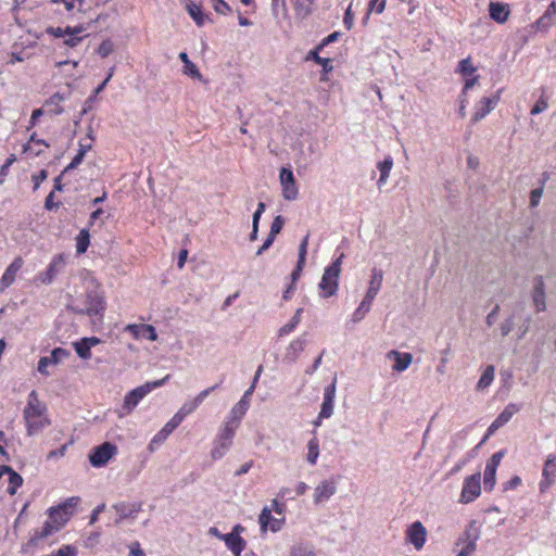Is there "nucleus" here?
<instances>
[{"label":"nucleus","instance_id":"nucleus-1","mask_svg":"<svg viewBox=\"0 0 556 556\" xmlns=\"http://www.w3.org/2000/svg\"><path fill=\"white\" fill-rule=\"evenodd\" d=\"M67 307L75 314L102 317L105 311L104 293L97 283L91 282L87 286L85 293Z\"/></svg>","mask_w":556,"mask_h":556},{"label":"nucleus","instance_id":"nucleus-2","mask_svg":"<svg viewBox=\"0 0 556 556\" xmlns=\"http://www.w3.org/2000/svg\"><path fill=\"white\" fill-rule=\"evenodd\" d=\"M45 412L46 406L40 403L37 392L33 390L28 395L27 405L23 412L28 435L38 433L50 424L47 418H42Z\"/></svg>","mask_w":556,"mask_h":556},{"label":"nucleus","instance_id":"nucleus-3","mask_svg":"<svg viewBox=\"0 0 556 556\" xmlns=\"http://www.w3.org/2000/svg\"><path fill=\"white\" fill-rule=\"evenodd\" d=\"M383 280V271L377 268L371 270V278L369 281L368 290L365 294V298L361 302L359 306L355 309L352 316L353 323H359L365 315L370 311L372 301L377 296L379 290L381 289Z\"/></svg>","mask_w":556,"mask_h":556},{"label":"nucleus","instance_id":"nucleus-4","mask_svg":"<svg viewBox=\"0 0 556 556\" xmlns=\"http://www.w3.org/2000/svg\"><path fill=\"white\" fill-rule=\"evenodd\" d=\"M343 257L344 254L341 253L328 267L325 268L321 280L318 285L321 298H330L337 293Z\"/></svg>","mask_w":556,"mask_h":556},{"label":"nucleus","instance_id":"nucleus-5","mask_svg":"<svg viewBox=\"0 0 556 556\" xmlns=\"http://www.w3.org/2000/svg\"><path fill=\"white\" fill-rule=\"evenodd\" d=\"M169 378L170 375H166L160 380L147 382L129 391L124 399L123 407L127 410V413H130L147 394H149L153 389L162 387L166 381L169 380Z\"/></svg>","mask_w":556,"mask_h":556},{"label":"nucleus","instance_id":"nucleus-6","mask_svg":"<svg viewBox=\"0 0 556 556\" xmlns=\"http://www.w3.org/2000/svg\"><path fill=\"white\" fill-rule=\"evenodd\" d=\"M116 453L117 446L115 444L104 442L90 451L88 459L92 467L101 468L105 466Z\"/></svg>","mask_w":556,"mask_h":556},{"label":"nucleus","instance_id":"nucleus-7","mask_svg":"<svg viewBox=\"0 0 556 556\" xmlns=\"http://www.w3.org/2000/svg\"><path fill=\"white\" fill-rule=\"evenodd\" d=\"M66 522L67 518H61L59 525H53L50 520L45 521L42 529L35 530L27 543L23 545V551L26 552L28 548L37 546L40 540L58 532Z\"/></svg>","mask_w":556,"mask_h":556},{"label":"nucleus","instance_id":"nucleus-8","mask_svg":"<svg viewBox=\"0 0 556 556\" xmlns=\"http://www.w3.org/2000/svg\"><path fill=\"white\" fill-rule=\"evenodd\" d=\"M65 257L63 254H58L55 255L52 261L50 262V264L48 265L47 267V270L43 271V273H40L38 276H37V279L42 283V285H51L53 282V280L55 279V277L63 271V269L65 268Z\"/></svg>","mask_w":556,"mask_h":556},{"label":"nucleus","instance_id":"nucleus-9","mask_svg":"<svg viewBox=\"0 0 556 556\" xmlns=\"http://www.w3.org/2000/svg\"><path fill=\"white\" fill-rule=\"evenodd\" d=\"M502 90H497L491 97L482 98L475 106V113L471 117L472 123H477L484 118L491 111H493L500 101Z\"/></svg>","mask_w":556,"mask_h":556},{"label":"nucleus","instance_id":"nucleus-10","mask_svg":"<svg viewBox=\"0 0 556 556\" xmlns=\"http://www.w3.org/2000/svg\"><path fill=\"white\" fill-rule=\"evenodd\" d=\"M244 531L241 525H236L230 533L223 536L228 549L232 552L235 556H241L242 551L245 548L247 542L240 536V533Z\"/></svg>","mask_w":556,"mask_h":556},{"label":"nucleus","instance_id":"nucleus-11","mask_svg":"<svg viewBox=\"0 0 556 556\" xmlns=\"http://www.w3.org/2000/svg\"><path fill=\"white\" fill-rule=\"evenodd\" d=\"M481 475L480 472L473 473L470 477H467L465 479L460 501L463 503H469L472 502L476 497L480 495L481 492Z\"/></svg>","mask_w":556,"mask_h":556},{"label":"nucleus","instance_id":"nucleus-12","mask_svg":"<svg viewBox=\"0 0 556 556\" xmlns=\"http://www.w3.org/2000/svg\"><path fill=\"white\" fill-rule=\"evenodd\" d=\"M279 178L282 187L283 198L288 201L295 200L299 193V189L292 170L282 167L280 170Z\"/></svg>","mask_w":556,"mask_h":556},{"label":"nucleus","instance_id":"nucleus-13","mask_svg":"<svg viewBox=\"0 0 556 556\" xmlns=\"http://www.w3.org/2000/svg\"><path fill=\"white\" fill-rule=\"evenodd\" d=\"M505 455V451L501 450L496 453H494L491 458L486 462L485 469H484V489L486 491H491L493 486L495 485V475L496 469L502 460V458Z\"/></svg>","mask_w":556,"mask_h":556},{"label":"nucleus","instance_id":"nucleus-14","mask_svg":"<svg viewBox=\"0 0 556 556\" xmlns=\"http://www.w3.org/2000/svg\"><path fill=\"white\" fill-rule=\"evenodd\" d=\"M336 383L337 378L334 377L332 382L325 388L324 399L318 415V419L329 418L333 414L334 397H336Z\"/></svg>","mask_w":556,"mask_h":556},{"label":"nucleus","instance_id":"nucleus-15","mask_svg":"<svg viewBox=\"0 0 556 556\" xmlns=\"http://www.w3.org/2000/svg\"><path fill=\"white\" fill-rule=\"evenodd\" d=\"M71 355L68 350L62 348H55L52 350L50 356L40 357L38 362V371L41 375L49 376L47 367L51 364H59L61 361L67 358Z\"/></svg>","mask_w":556,"mask_h":556},{"label":"nucleus","instance_id":"nucleus-16","mask_svg":"<svg viewBox=\"0 0 556 556\" xmlns=\"http://www.w3.org/2000/svg\"><path fill=\"white\" fill-rule=\"evenodd\" d=\"M125 331L129 332L135 339H148L150 341L157 340V333L153 326L147 324L127 325Z\"/></svg>","mask_w":556,"mask_h":556},{"label":"nucleus","instance_id":"nucleus-17","mask_svg":"<svg viewBox=\"0 0 556 556\" xmlns=\"http://www.w3.org/2000/svg\"><path fill=\"white\" fill-rule=\"evenodd\" d=\"M427 531L420 521L413 522L407 529V540L415 546L416 549H420L426 542Z\"/></svg>","mask_w":556,"mask_h":556},{"label":"nucleus","instance_id":"nucleus-18","mask_svg":"<svg viewBox=\"0 0 556 556\" xmlns=\"http://www.w3.org/2000/svg\"><path fill=\"white\" fill-rule=\"evenodd\" d=\"M23 263L24 262L22 257H15L13 262L8 266L0 279V292H3L15 281L16 274L22 268Z\"/></svg>","mask_w":556,"mask_h":556},{"label":"nucleus","instance_id":"nucleus-19","mask_svg":"<svg viewBox=\"0 0 556 556\" xmlns=\"http://www.w3.org/2000/svg\"><path fill=\"white\" fill-rule=\"evenodd\" d=\"M386 356L388 359L394 361L392 369L397 372L406 370L413 362V355L407 352H399L396 350H391L387 353Z\"/></svg>","mask_w":556,"mask_h":556},{"label":"nucleus","instance_id":"nucleus-20","mask_svg":"<svg viewBox=\"0 0 556 556\" xmlns=\"http://www.w3.org/2000/svg\"><path fill=\"white\" fill-rule=\"evenodd\" d=\"M556 471V454H549L545 460L543 468V480L540 482V489L543 492L548 489L554 482Z\"/></svg>","mask_w":556,"mask_h":556},{"label":"nucleus","instance_id":"nucleus-21","mask_svg":"<svg viewBox=\"0 0 556 556\" xmlns=\"http://www.w3.org/2000/svg\"><path fill=\"white\" fill-rule=\"evenodd\" d=\"M258 522L262 531H266L268 525L270 526V530L273 532H277L281 530L282 525L285 522V518L277 519L271 516V510L268 507H264L260 514Z\"/></svg>","mask_w":556,"mask_h":556},{"label":"nucleus","instance_id":"nucleus-22","mask_svg":"<svg viewBox=\"0 0 556 556\" xmlns=\"http://www.w3.org/2000/svg\"><path fill=\"white\" fill-rule=\"evenodd\" d=\"M532 300L538 312L545 311V283L542 276H536L534 278Z\"/></svg>","mask_w":556,"mask_h":556},{"label":"nucleus","instance_id":"nucleus-23","mask_svg":"<svg viewBox=\"0 0 556 556\" xmlns=\"http://www.w3.org/2000/svg\"><path fill=\"white\" fill-rule=\"evenodd\" d=\"M253 392L254 387H250L248 390H245L240 401L231 408L230 417H232L233 420L240 421L245 415L250 406V397L252 396Z\"/></svg>","mask_w":556,"mask_h":556},{"label":"nucleus","instance_id":"nucleus-24","mask_svg":"<svg viewBox=\"0 0 556 556\" xmlns=\"http://www.w3.org/2000/svg\"><path fill=\"white\" fill-rule=\"evenodd\" d=\"M337 491L336 484L332 481H321L314 491V503L320 504L329 500Z\"/></svg>","mask_w":556,"mask_h":556},{"label":"nucleus","instance_id":"nucleus-25","mask_svg":"<svg viewBox=\"0 0 556 556\" xmlns=\"http://www.w3.org/2000/svg\"><path fill=\"white\" fill-rule=\"evenodd\" d=\"M118 515L116 523H119L123 519L135 517L138 511L141 510L140 503H117L113 506Z\"/></svg>","mask_w":556,"mask_h":556},{"label":"nucleus","instance_id":"nucleus-26","mask_svg":"<svg viewBox=\"0 0 556 556\" xmlns=\"http://www.w3.org/2000/svg\"><path fill=\"white\" fill-rule=\"evenodd\" d=\"M316 0H294L293 8L295 17L300 20L307 18L315 10Z\"/></svg>","mask_w":556,"mask_h":556},{"label":"nucleus","instance_id":"nucleus-27","mask_svg":"<svg viewBox=\"0 0 556 556\" xmlns=\"http://www.w3.org/2000/svg\"><path fill=\"white\" fill-rule=\"evenodd\" d=\"M489 14L493 21L504 23L508 18L509 10L508 7L502 2H490Z\"/></svg>","mask_w":556,"mask_h":556},{"label":"nucleus","instance_id":"nucleus-28","mask_svg":"<svg viewBox=\"0 0 556 556\" xmlns=\"http://www.w3.org/2000/svg\"><path fill=\"white\" fill-rule=\"evenodd\" d=\"M186 9L191 16V18L195 22L198 26H203L206 21H211L208 15L202 12L201 7L197 5L194 2L190 1L187 3Z\"/></svg>","mask_w":556,"mask_h":556},{"label":"nucleus","instance_id":"nucleus-29","mask_svg":"<svg viewBox=\"0 0 556 556\" xmlns=\"http://www.w3.org/2000/svg\"><path fill=\"white\" fill-rule=\"evenodd\" d=\"M306 341L302 338H298L293 340L286 351V359L290 362H295L299 357L300 353L304 350Z\"/></svg>","mask_w":556,"mask_h":556},{"label":"nucleus","instance_id":"nucleus-30","mask_svg":"<svg viewBox=\"0 0 556 556\" xmlns=\"http://www.w3.org/2000/svg\"><path fill=\"white\" fill-rule=\"evenodd\" d=\"M320 50L321 49H317V47L314 50H311L306 55V60H313L315 63L323 66V71L325 73H329L333 68L332 61L331 59L319 56L318 53Z\"/></svg>","mask_w":556,"mask_h":556},{"label":"nucleus","instance_id":"nucleus-31","mask_svg":"<svg viewBox=\"0 0 556 556\" xmlns=\"http://www.w3.org/2000/svg\"><path fill=\"white\" fill-rule=\"evenodd\" d=\"M240 421L233 420L232 417L229 416L228 420L225 422L224 428L218 434L219 440L229 441L232 443V439L235 437V431L238 428Z\"/></svg>","mask_w":556,"mask_h":556},{"label":"nucleus","instance_id":"nucleus-32","mask_svg":"<svg viewBox=\"0 0 556 556\" xmlns=\"http://www.w3.org/2000/svg\"><path fill=\"white\" fill-rule=\"evenodd\" d=\"M179 59L184 63V73L192 78L201 79L202 75L194 63H192L186 52L179 53Z\"/></svg>","mask_w":556,"mask_h":556},{"label":"nucleus","instance_id":"nucleus-33","mask_svg":"<svg viewBox=\"0 0 556 556\" xmlns=\"http://www.w3.org/2000/svg\"><path fill=\"white\" fill-rule=\"evenodd\" d=\"M477 540L478 535H471L469 530H466L462 538L458 539L459 542H466V545L460 549L463 553H465L467 556H470L477 547Z\"/></svg>","mask_w":556,"mask_h":556},{"label":"nucleus","instance_id":"nucleus-34","mask_svg":"<svg viewBox=\"0 0 556 556\" xmlns=\"http://www.w3.org/2000/svg\"><path fill=\"white\" fill-rule=\"evenodd\" d=\"M393 166V160L391 156H387L382 162L378 163V168L380 170V177L378 180V187L381 188L389 178L390 172Z\"/></svg>","mask_w":556,"mask_h":556},{"label":"nucleus","instance_id":"nucleus-35","mask_svg":"<svg viewBox=\"0 0 556 556\" xmlns=\"http://www.w3.org/2000/svg\"><path fill=\"white\" fill-rule=\"evenodd\" d=\"M302 313H303V308H298L295 311L294 315L292 316L291 320L279 329L278 336L283 337V336L291 333L296 328V326L301 323Z\"/></svg>","mask_w":556,"mask_h":556},{"label":"nucleus","instance_id":"nucleus-36","mask_svg":"<svg viewBox=\"0 0 556 556\" xmlns=\"http://www.w3.org/2000/svg\"><path fill=\"white\" fill-rule=\"evenodd\" d=\"M90 244V233L89 230L84 228L81 229L76 237V252L78 254H83L87 251Z\"/></svg>","mask_w":556,"mask_h":556},{"label":"nucleus","instance_id":"nucleus-37","mask_svg":"<svg viewBox=\"0 0 556 556\" xmlns=\"http://www.w3.org/2000/svg\"><path fill=\"white\" fill-rule=\"evenodd\" d=\"M182 421L180 420V416L174 415L168 422L163 427V429L155 435L153 441L156 439H165L169 435Z\"/></svg>","mask_w":556,"mask_h":556},{"label":"nucleus","instance_id":"nucleus-38","mask_svg":"<svg viewBox=\"0 0 556 556\" xmlns=\"http://www.w3.org/2000/svg\"><path fill=\"white\" fill-rule=\"evenodd\" d=\"M68 94L70 93L65 94V93L55 92L46 101V105L54 106V109L52 111L53 114L60 115L64 112L63 108L60 105V102L66 100Z\"/></svg>","mask_w":556,"mask_h":556},{"label":"nucleus","instance_id":"nucleus-39","mask_svg":"<svg viewBox=\"0 0 556 556\" xmlns=\"http://www.w3.org/2000/svg\"><path fill=\"white\" fill-rule=\"evenodd\" d=\"M521 409V405L510 403L508 404L504 410L496 417L498 419V424H507L511 417Z\"/></svg>","mask_w":556,"mask_h":556},{"label":"nucleus","instance_id":"nucleus-40","mask_svg":"<svg viewBox=\"0 0 556 556\" xmlns=\"http://www.w3.org/2000/svg\"><path fill=\"white\" fill-rule=\"evenodd\" d=\"M290 556H315L314 547L308 543L294 544L290 549Z\"/></svg>","mask_w":556,"mask_h":556},{"label":"nucleus","instance_id":"nucleus-41","mask_svg":"<svg viewBox=\"0 0 556 556\" xmlns=\"http://www.w3.org/2000/svg\"><path fill=\"white\" fill-rule=\"evenodd\" d=\"M494 371H495V369H494L493 365L486 366V368L484 369L483 374L481 375V377L477 383V388L484 389V388L489 387L494 379Z\"/></svg>","mask_w":556,"mask_h":556},{"label":"nucleus","instance_id":"nucleus-42","mask_svg":"<svg viewBox=\"0 0 556 556\" xmlns=\"http://www.w3.org/2000/svg\"><path fill=\"white\" fill-rule=\"evenodd\" d=\"M8 475H9L8 493L10 495H14L16 493L17 488H20L23 484V478L20 473L14 471L12 468Z\"/></svg>","mask_w":556,"mask_h":556},{"label":"nucleus","instance_id":"nucleus-43","mask_svg":"<svg viewBox=\"0 0 556 556\" xmlns=\"http://www.w3.org/2000/svg\"><path fill=\"white\" fill-rule=\"evenodd\" d=\"M307 462L311 465H315L319 456V443L316 438H313L307 443Z\"/></svg>","mask_w":556,"mask_h":556},{"label":"nucleus","instance_id":"nucleus-44","mask_svg":"<svg viewBox=\"0 0 556 556\" xmlns=\"http://www.w3.org/2000/svg\"><path fill=\"white\" fill-rule=\"evenodd\" d=\"M80 503L79 496H72L68 497L66 501L58 505L56 507L60 508V510L66 515L71 516L73 514V508L76 507Z\"/></svg>","mask_w":556,"mask_h":556},{"label":"nucleus","instance_id":"nucleus-45","mask_svg":"<svg viewBox=\"0 0 556 556\" xmlns=\"http://www.w3.org/2000/svg\"><path fill=\"white\" fill-rule=\"evenodd\" d=\"M30 143H34V144H37V146H43L46 148L49 147V144L43 140V139H37L36 138V134H33L30 136V139H29V142L24 146V152H30L33 153L34 155L38 156L42 153V149H38V150H35Z\"/></svg>","mask_w":556,"mask_h":556},{"label":"nucleus","instance_id":"nucleus-46","mask_svg":"<svg viewBox=\"0 0 556 556\" xmlns=\"http://www.w3.org/2000/svg\"><path fill=\"white\" fill-rule=\"evenodd\" d=\"M198 407H199V405L194 401V399L191 401H186L175 415L180 416V420L182 421L188 415L193 413Z\"/></svg>","mask_w":556,"mask_h":556},{"label":"nucleus","instance_id":"nucleus-47","mask_svg":"<svg viewBox=\"0 0 556 556\" xmlns=\"http://www.w3.org/2000/svg\"><path fill=\"white\" fill-rule=\"evenodd\" d=\"M73 346L80 358L89 359L91 357L90 349L84 339L74 342Z\"/></svg>","mask_w":556,"mask_h":556},{"label":"nucleus","instance_id":"nucleus-48","mask_svg":"<svg viewBox=\"0 0 556 556\" xmlns=\"http://www.w3.org/2000/svg\"><path fill=\"white\" fill-rule=\"evenodd\" d=\"M457 71L463 76H471L477 71V67L472 65L470 58H466L458 63Z\"/></svg>","mask_w":556,"mask_h":556},{"label":"nucleus","instance_id":"nucleus-49","mask_svg":"<svg viewBox=\"0 0 556 556\" xmlns=\"http://www.w3.org/2000/svg\"><path fill=\"white\" fill-rule=\"evenodd\" d=\"M384 8H386V0H369L368 12H367L364 21L368 20L370 12H376L377 14H380L383 12Z\"/></svg>","mask_w":556,"mask_h":556},{"label":"nucleus","instance_id":"nucleus-50","mask_svg":"<svg viewBox=\"0 0 556 556\" xmlns=\"http://www.w3.org/2000/svg\"><path fill=\"white\" fill-rule=\"evenodd\" d=\"M283 225L285 218L281 215L276 216L270 225V231L268 236L276 238V236L281 231Z\"/></svg>","mask_w":556,"mask_h":556},{"label":"nucleus","instance_id":"nucleus-51","mask_svg":"<svg viewBox=\"0 0 556 556\" xmlns=\"http://www.w3.org/2000/svg\"><path fill=\"white\" fill-rule=\"evenodd\" d=\"M544 190V181L539 188L531 190L530 192V206L535 207L539 205Z\"/></svg>","mask_w":556,"mask_h":556},{"label":"nucleus","instance_id":"nucleus-52","mask_svg":"<svg viewBox=\"0 0 556 556\" xmlns=\"http://www.w3.org/2000/svg\"><path fill=\"white\" fill-rule=\"evenodd\" d=\"M48 515H49V520L53 523V525H59V521L61 520V518H70L68 516L64 515L60 508H58L56 506H53V507H50L49 510H48Z\"/></svg>","mask_w":556,"mask_h":556},{"label":"nucleus","instance_id":"nucleus-53","mask_svg":"<svg viewBox=\"0 0 556 556\" xmlns=\"http://www.w3.org/2000/svg\"><path fill=\"white\" fill-rule=\"evenodd\" d=\"M280 10L283 15H287V3L286 0H271V13L275 17L279 16Z\"/></svg>","mask_w":556,"mask_h":556},{"label":"nucleus","instance_id":"nucleus-54","mask_svg":"<svg viewBox=\"0 0 556 556\" xmlns=\"http://www.w3.org/2000/svg\"><path fill=\"white\" fill-rule=\"evenodd\" d=\"M113 42L111 40H104L101 42V45L98 48V54L101 58H106L113 52Z\"/></svg>","mask_w":556,"mask_h":556},{"label":"nucleus","instance_id":"nucleus-55","mask_svg":"<svg viewBox=\"0 0 556 556\" xmlns=\"http://www.w3.org/2000/svg\"><path fill=\"white\" fill-rule=\"evenodd\" d=\"M307 245H308V235H306L299 247V258L298 262L300 264H305L306 254H307Z\"/></svg>","mask_w":556,"mask_h":556},{"label":"nucleus","instance_id":"nucleus-56","mask_svg":"<svg viewBox=\"0 0 556 556\" xmlns=\"http://www.w3.org/2000/svg\"><path fill=\"white\" fill-rule=\"evenodd\" d=\"M84 157H85L84 152L78 151L77 154L72 160V162L64 168L63 174L72 170V169H75L78 165L81 164V162L84 161Z\"/></svg>","mask_w":556,"mask_h":556},{"label":"nucleus","instance_id":"nucleus-57","mask_svg":"<svg viewBox=\"0 0 556 556\" xmlns=\"http://www.w3.org/2000/svg\"><path fill=\"white\" fill-rule=\"evenodd\" d=\"M72 442L70 443H65L63 444L61 447L56 448V450H53V451H50L47 455V459H56V458H61L65 455L66 453V450L68 447V445L71 444Z\"/></svg>","mask_w":556,"mask_h":556},{"label":"nucleus","instance_id":"nucleus-58","mask_svg":"<svg viewBox=\"0 0 556 556\" xmlns=\"http://www.w3.org/2000/svg\"><path fill=\"white\" fill-rule=\"evenodd\" d=\"M450 346H446V349H444L442 352H441V359H440V364L439 366L437 367V371L441 375H443L445 372V365L446 363L448 362V354H450Z\"/></svg>","mask_w":556,"mask_h":556},{"label":"nucleus","instance_id":"nucleus-59","mask_svg":"<svg viewBox=\"0 0 556 556\" xmlns=\"http://www.w3.org/2000/svg\"><path fill=\"white\" fill-rule=\"evenodd\" d=\"M219 387L218 383L201 391L195 397H194V401L198 403V405L200 406L203 401L213 392L215 391L217 388Z\"/></svg>","mask_w":556,"mask_h":556},{"label":"nucleus","instance_id":"nucleus-60","mask_svg":"<svg viewBox=\"0 0 556 556\" xmlns=\"http://www.w3.org/2000/svg\"><path fill=\"white\" fill-rule=\"evenodd\" d=\"M546 109H547V101L543 97H540V99L535 102V104L531 109V114L538 115V114L542 113L543 111H545Z\"/></svg>","mask_w":556,"mask_h":556},{"label":"nucleus","instance_id":"nucleus-61","mask_svg":"<svg viewBox=\"0 0 556 556\" xmlns=\"http://www.w3.org/2000/svg\"><path fill=\"white\" fill-rule=\"evenodd\" d=\"M71 30V27L67 26L65 28H62V27H49L48 28V33L51 34L52 36L56 37V38H61V37H64L66 35H68Z\"/></svg>","mask_w":556,"mask_h":556},{"label":"nucleus","instance_id":"nucleus-62","mask_svg":"<svg viewBox=\"0 0 556 556\" xmlns=\"http://www.w3.org/2000/svg\"><path fill=\"white\" fill-rule=\"evenodd\" d=\"M353 21L354 15L352 13L351 5L345 10L344 16H343V24L348 29H351L353 27Z\"/></svg>","mask_w":556,"mask_h":556},{"label":"nucleus","instance_id":"nucleus-63","mask_svg":"<svg viewBox=\"0 0 556 556\" xmlns=\"http://www.w3.org/2000/svg\"><path fill=\"white\" fill-rule=\"evenodd\" d=\"M217 2L214 4V10L219 14H226L230 12L231 9L224 0H216Z\"/></svg>","mask_w":556,"mask_h":556},{"label":"nucleus","instance_id":"nucleus-64","mask_svg":"<svg viewBox=\"0 0 556 556\" xmlns=\"http://www.w3.org/2000/svg\"><path fill=\"white\" fill-rule=\"evenodd\" d=\"M129 548H130L129 556H146L143 551L140 547V543L137 541L132 542L130 544Z\"/></svg>","mask_w":556,"mask_h":556}]
</instances>
